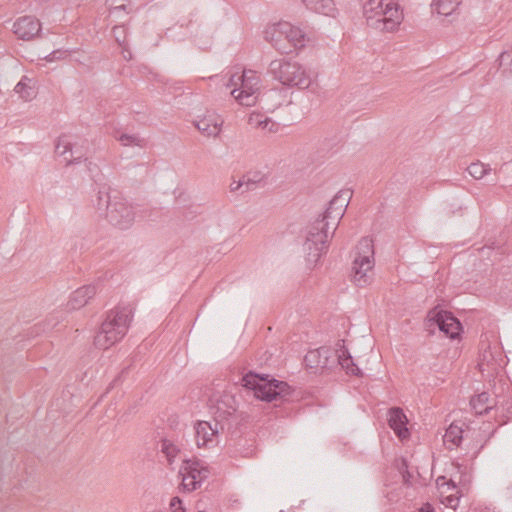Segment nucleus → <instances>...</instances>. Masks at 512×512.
<instances>
[{"label": "nucleus", "mask_w": 512, "mask_h": 512, "mask_svg": "<svg viewBox=\"0 0 512 512\" xmlns=\"http://www.w3.org/2000/svg\"><path fill=\"white\" fill-rule=\"evenodd\" d=\"M427 318L430 327L437 326L447 337L456 339L459 336L461 323L451 312L435 308L429 311Z\"/></svg>", "instance_id": "f8f14e48"}, {"label": "nucleus", "mask_w": 512, "mask_h": 512, "mask_svg": "<svg viewBox=\"0 0 512 512\" xmlns=\"http://www.w3.org/2000/svg\"><path fill=\"white\" fill-rule=\"evenodd\" d=\"M470 405L476 414L482 415L488 413L496 403L490 399L487 392H482L471 399Z\"/></svg>", "instance_id": "412c9836"}, {"label": "nucleus", "mask_w": 512, "mask_h": 512, "mask_svg": "<svg viewBox=\"0 0 512 512\" xmlns=\"http://www.w3.org/2000/svg\"><path fill=\"white\" fill-rule=\"evenodd\" d=\"M248 123L250 126H252L254 128H261V129H266L267 125H271V128H269V132H275V131H277V128H278V125L275 122H273L271 119H269L268 117H265L261 113H256V112H253L250 114V116L248 118Z\"/></svg>", "instance_id": "a878e982"}, {"label": "nucleus", "mask_w": 512, "mask_h": 512, "mask_svg": "<svg viewBox=\"0 0 512 512\" xmlns=\"http://www.w3.org/2000/svg\"><path fill=\"white\" fill-rule=\"evenodd\" d=\"M41 31V24L38 19L32 16L18 18L13 24L14 34L22 40H31Z\"/></svg>", "instance_id": "ddd939ff"}, {"label": "nucleus", "mask_w": 512, "mask_h": 512, "mask_svg": "<svg viewBox=\"0 0 512 512\" xmlns=\"http://www.w3.org/2000/svg\"><path fill=\"white\" fill-rule=\"evenodd\" d=\"M211 397H212V398H214V400H215L217 403H219V402L221 401V395H220V396H217L216 394H213Z\"/></svg>", "instance_id": "58836bf2"}, {"label": "nucleus", "mask_w": 512, "mask_h": 512, "mask_svg": "<svg viewBox=\"0 0 512 512\" xmlns=\"http://www.w3.org/2000/svg\"><path fill=\"white\" fill-rule=\"evenodd\" d=\"M448 485H451L453 488L455 487V484L453 481H451L450 483H448Z\"/></svg>", "instance_id": "ea45409f"}, {"label": "nucleus", "mask_w": 512, "mask_h": 512, "mask_svg": "<svg viewBox=\"0 0 512 512\" xmlns=\"http://www.w3.org/2000/svg\"><path fill=\"white\" fill-rule=\"evenodd\" d=\"M95 285H85L75 290L67 303L69 310H76L85 306L88 301L96 294Z\"/></svg>", "instance_id": "2eb2a0df"}, {"label": "nucleus", "mask_w": 512, "mask_h": 512, "mask_svg": "<svg viewBox=\"0 0 512 512\" xmlns=\"http://www.w3.org/2000/svg\"><path fill=\"white\" fill-rule=\"evenodd\" d=\"M113 34L119 45H122L125 41V28L123 26H115Z\"/></svg>", "instance_id": "f704fd0d"}, {"label": "nucleus", "mask_w": 512, "mask_h": 512, "mask_svg": "<svg viewBox=\"0 0 512 512\" xmlns=\"http://www.w3.org/2000/svg\"><path fill=\"white\" fill-rule=\"evenodd\" d=\"M242 385L254 391L257 399L271 402L277 398H284L290 394V386L283 381L268 379V375L263 376L249 372L242 378Z\"/></svg>", "instance_id": "6e6552de"}, {"label": "nucleus", "mask_w": 512, "mask_h": 512, "mask_svg": "<svg viewBox=\"0 0 512 512\" xmlns=\"http://www.w3.org/2000/svg\"><path fill=\"white\" fill-rule=\"evenodd\" d=\"M307 9L316 13L330 15L334 11L333 0H302Z\"/></svg>", "instance_id": "b1692460"}, {"label": "nucleus", "mask_w": 512, "mask_h": 512, "mask_svg": "<svg viewBox=\"0 0 512 512\" xmlns=\"http://www.w3.org/2000/svg\"><path fill=\"white\" fill-rule=\"evenodd\" d=\"M208 475L209 470L203 461L196 458L183 459V464L179 469L182 490L185 492L197 490Z\"/></svg>", "instance_id": "9d476101"}, {"label": "nucleus", "mask_w": 512, "mask_h": 512, "mask_svg": "<svg viewBox=\"0 0 512 512\" xmlns=\"http://www.w3.org/2000/svg\"><path fill=\"white\" fill-rule=\"evenodd\" d=\"M266 174L262 171H251L243 176L245 182V190L242 192H249L255 190L258 185L265 182Z\"/></svg>", "instance_id": "bb28decb"}, {"label": "nucleus", "mask_w": 512, "mask_h": 512, "mask_svg": "<svg viewBox=\"0 0 512 512\" xmlns=\"http://www.w3.org/2000/svg\"><path fill=\"white\" fill-rule=\"evenodd\" d=\"M160 450L166 458L168 465L171 467L177 460H181L183 462V459H185L179 446L170 440H162Z\"/></svg>", "instance_id": "6ab92c4d"}, {"label": "nucleus", "mask_w": 512, "mask_h": 512, "mask_svg": "<svg viewBox=\"0 0 512 512\" xmlns=\"http://www.w3.org/2000/svg\"><path fill=\"white\" fill-rule=\"evenodd\" d=\"M233 86L230 94L233 99L245 107L254 106L261 90V78L256 71L243 70L241 74L234 73L230 76L226 87Z\"/></svg>", "instance_id": "0eeeda50"}, {"label": "nucleus", "mask_w": 512, "mask_h": 512, "mask_svg": "<svg viewBox=\"0 0 512 512\" xmlns=\"http://www.w3.org/2000/svg\"><path fill=\"white\" fill-rule=\"evenodd\" d=\"M461 0H433L432 8L443 16L452 15L460 5Z\"/></svg>", "instance_id": "393cba45"}, {"label": "nucleus", "mask_w": 512, "mask_h": 512, "mask_svg": "<svg viewBox=\"0 0 512 512\" xmlns=\"http://www.w3.org/2000/svg\"><path fill=\"white\" fill-rule=\"evenodd\" d=\"M468 173L470 176H472L474 179H482L485 175L489 174L491 171V168L489 165H485L481 162H475L472 163L467 168Z\"/></svg>", "instance_id": "c85d7f7f"}, {"label": "nucleus", "mask_w": 512, "mask_h": 512, "mask_svg": "<svg viewBox=\"0 0 512 512\" xmlns=\"http://www.w3.org/2000/svg\"><path fill=\"white\" fill-rule=\"evenodd\" d=\"M131 320L132 311L129 307H116L108 312L94 337L95 346L108 349L118 343L126 335Z\"/></svg>", "instance_id": "20e7f679"}, {"label": "nucleus", "mask_w": 512, "mask_h": 512, "mask_svg": "<svg viewBox=\"0 0 512 512\" xmlns=\"http://www.w3.org/2000/svg\"><path fill=\"white\" fill-rule=\"evenodd\" d=\"M87 170L89 171L91 178L94 180L95 183H98L100 179V173L98 166L94 164L93 162L89 161L87 163Z\"/></svg>", "instance_id": "473e14b6"}, {"label": "nucleus", "mask_w": 512, "mask_h": 512, "mask_svg": "<svg viewBox=\"0 0 512 512\" xmlns=\"http://www.w3.org/2000/svg\"><path fill=\"white\" fill-rule=\"evenodd\" d=\"M268 72L273 79L285 86L307 89L313 82L311 72L300 63L285 58L271 61Z\"/></svg>", "instance_id": "39448f33"}, {"label": "nucleus", "mask_w": 512, "mask_h": 512, "mask_svg": "<svg viewBox=\"0 0 512 512\" xmlns=\"http://www.w3.org/2000/svg\"><path fill=\"white\" fill-rule=\"evenodd\" d=\"M223 423L215 417L213 421H197L194 425L195 442L198 448H212L219 443V432Z\"/></svg>", "instance_id": "9b49d317"}, {"label": "nucleus", "mask_w": 512, "mask_h": 512, "mask_svg": "<svg viewBox=\"0 0 512 512\" xmlns=\"http://www.w3.org/2000/svg\"><path fill=\"white\" fill-rule=\"evenodd\" d=\"M463 429L460 425L452 423L446 430L443 437L444 443L452 450L458 447L463 439Z\"/></svg>", "instance_id": "4be33fe9"}, {"label": "nucleus", "mask_w": 512, "mask_h": 512, "mask_svg": "<svg viewBox=\"0 0 512 512\" xmlns=\"http://www.w3.org/2000/svg\"><path fill=\"white\" fill-rule=\"evenodd\" d=\"M329 352L325 347L310 350L305 355L304 362L310 369L326 368L329 365Z\"/></svg>", "instance_id": "dca6fc26"}, {"label": "nucleus", "mask_w": 512, "mask_h": 512, "mask_svg": "<svg viewBox=\"0 0 512 512\" xmlns=\"http://www.w3.org/2000/svg\"><path fill=\"white\" fill-rule=\"evenodd\" d=\"M340 349L337 351V361L339 365L346 371V373L360 376L361 370L354 363L353 357L350 355L349 351L345 349L344 343L339 344Z\"/></svg>", "instance_id": "a211bd4d"}, {"label": "nucleus", "mask_w": 512, "mask_h": 512, "mask_svg": "<svg viewBox=\"0 0 512 512\" xmlns=\"http://www.w3.org/2000/svg\"><path fill=\"white\" fill-rule=\"evenodd\" d=\"M123 0H108L110 5V15L115 16L121 10H126V5L122 3Z\"/></svg>", "instance_id": "2f4dec72"}, {"label": "nucleus", "mask_w": 512, "mask_h": 512, "mask_svg": "<svg viewBox=\"0 0 512 512\" xmlns=\"http://www.w3.org/2000/svg\"><path fill=\"white\" fill-rule=\"evenodd\" d=\"M352 264V280L358 287L370 285L374 277V246L371 239L364 237L357 245Z\"/></svg>", "instance_id": "1a4fd4ad"}, {"label": "nucleus", "mask_w": 512, "mask_h": 512, "mask_svg": "<svg viewBox=\"0 0 512 512\" xmlns=\"http://www.w3.org/2000/svg\"><path fill=\"white\" fill-rule=\"evenodd\" d=\"M407 423V417L401 408L393 407L389 410L388 424L401 440L406 439L409 436Z\"/></svg>", "instance_id": "4468645a"}, {"label": "nucleus", "mask_w": 512, "mask_h": 512, "mask_svg": "<svg viewBox=\"0 0 512 512\" xmlns=\"http://www.w3.org/2000/svg\"><path fill=\"white\" fill-rule=\"evenodd\" d=\"M442 503L447 506V507H450V508H453L455 509L457 507V505L459 504V497L458 496H455V495H449V496H446L443 500H442Z\"/></svg>", "instance_id": "c9c22d12"}, {"label": "nucleus", "mask_w": 512, "mask_h": 512, "mask_svg": "<svg viewBox=\"0 0 512 512\" xmlns=\"http://www.w3.org/2000/svg\"><path fill=\"white\" fill-rule=\"evenodd\" d=\"M230 190L232 192L234 191H239L241 194L243 193L242 191L245 190V182L243 180V178L239 181H234L230 184Z\"/></svg>", "instance_id": "e433bc0d"}, {"label": "nucleus", "mask_w": 512, "mask_h": 512, "mask_svg": "<svg viewBox=\"0 0 512 512\" xmlns=\"http://www.w3.org/2000/svg\"><path fill=\"white\" fill-rule=\"evenodd\" d=\"M269 128H271V125H267V128L265 130L269 131Z\"/></svg>", "instance_id": "a19ab883"}, {"label": "nucleus", "mask_w": 512, "mask_h": 512, "mask_svg": "<svg viewBox=\"0 0 512 512\" xmlns=\"http://www.w3.org/2000/svg\"><path fill=\"white\" fill-rule=\"evenodd\" d=\"M170 508L172 512H186L183 503L179 497H173L170 501Z\"/></svg>", "instance_id": "72a5a7b5"}, {"label": "nucleus", "mask_w": 512, "mask_h": 512, "mask_svg": "<svg viewBox=\"0 0 512 512\" xmlns=\"http://www.w3.org/2000/svg\"><path fill=\"white\" fill-rule=\"evenodd\" d=\"M419 512H435L431 504L426 503L420 509Z\"/></svg>", "instance_id": "4c0bfd02"}, {"label": "nucleus", "mask_w": 512, "mask_h": 512, "mask_svg": "<svg viewBox=\"0 0 512 512\" xmlns=\"http://www.w3.org/2000/svg\"><path fill=\"white\" fill-rule=\"evenodd\" d=\"M223 119H216L212 115L206 116L196 122L197 129L206 136H217L221 131Z\"/></svg>", "instance_id": "f3484780"}, {"label": "nucleus", "mask_w": 512, "mask_h": 512, "mask_svg": "<svg viewBox=\"0 0 512 512\" xmlns=\"http://www.w3.org/2000/svg\"><path fill=\"white\" fill-rule=\"evenodd\" d=\"M69 54L68 50H62V49H56L49 53L47 56H45V60L48 62H53L56 60H62L65 59Z\"/></svg>", "instance_id": "7c9ffc66"}, {"label": "nucleus", "mask_w": 512, "mask_h": 512, "mask_svg": "<svg viewBox=\"0 0 512 512\" xmlns=\"http://www.w3.org/2000/svg\"><path fill=\"white\" fill-rule=\"evenodd\" d=\"M117 140L123 146H138L142 147L144 140L135 134L122 133L117 137Z\"/></svg>", "instance_id": "c756f323"}, {"label": "nucleus", "mask_w": 512, "mask_h": 512, "mask_svg": "<svg viewBox=\"0 0 512 512\" xmlns=\"http://www.w3.org/2000/svg\"><path fill=\"white\" fill-rule=\"evenodd\" d=\"M499 67L504 77H512V45L507 47L499 56Z\"/></svg>", "instance_id": "cd10ccee"}, {"label": "nucleus", "mask_w": 512, "mask_h": 512, "mask_svg": "<svg viewBox=\"0 0 512 512\" xmlns=\"http://www.w3.org/2000/svg\"><path fill=\"white\" fill-rule=\"evenodd\" d=\"M363 16L369 27L382 32H394L403 21V12L395 0H368Z\"/></svg>", "instance_id": "7ed1b4c3"}, {"label": "nucleus", "mask_w": 512, "mask_h": 512, "mask_svg": "<svg viewBox=\"0 0 512 512\" xmlns=\"http://www.w3.org/2000/svg\"><path fill=\"white\" fill-rule=\"evenodd\" d=\"M56 152L59 155H66L69 152L71 157H65V160L68 164L80 163V159L82 158L81 154H78L76 151L73 150L72 143L65 135L59 137L56 143Z\"/></svg>", "instance_id": "aec40b11"}, {"label": "nucleus", "mask_w": 512, "mask_h": 512, "mask_svg": "<svg viewBox=\"0 0 512 512\" xmlns=\"http://www.w3.org/2000/svg\"><path fill=\"white\" fill-rule=\"evenodd\" d=\"M351 195L352 193L349 190L339 191L329 202L322 218L317 219L309 228L304 243L306 259L309 264L315 265L321 256L326 253L330 234L329 229L332 227L331 235H333L345 213Z\"/></svg>", "instance_id": "f257e3e1"}, {"label": "nucleus", "mask_w": 512, "mask_h": 512, "mask_svg": "<svg viewBox=\"0 0 512 512\" xmlns=\"http://www.w3.org/2000/svg\"><path fill=\"white\" fill-rule=\"evenodd\" d=\"M95 206L114 227L125 230L135 222V207L106 184L100 185Z\"/></svg>", "instance_id": "f03ea898"}, {"label": "nucleus", "mask_w": 512, "mask_h": 512, "mask_svg": "<svg viewBox=\"0 0 512 512\" xmlns=\"http://www.w3.org/2000/svg\"><path fill=\"white\" fill-rule=\"evenodd\" d=\"M14 91L25 101L32 100L36 96V90L34 85H32V79L27 76H23L21 78V80L16 84Z\"/></svg>", "instance_id": "5701e85b"}, {"label": "nucleus", "mask_w": 512, "mask_h": 512, "mask_svg": "<svg viewBox=\"0 0 512 512\" xmlns=\"http://www.w3.org/2000/svg\"><path fill=\"white\" fill-rule=\"evenodd\" d=\"M264 38L281 53L300 49L305 46L306 41L304 32L286 21L269 25L264 31Z\"/></svg>", "instance_id": "423d86ee"}]
</instances>
